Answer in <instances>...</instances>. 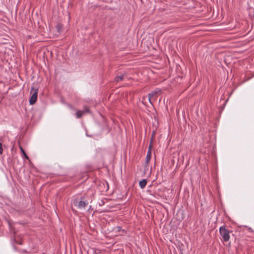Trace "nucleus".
Wrapping results in <instances>:
<instances>
[{
	"instance_id": "1",
	"label": "nucleus",
	"mask_w": 254,
	"mask_h": 254,
	"mask_svg": "<svg viewBox=\"0 0 254 254\" xmlns=\"http://www.w3.org/2000/svg\"><path fill=\"white\" fill-rule=\"evenodd\" d=\"M92 201V199L89 198L87 194H84L80 198L76 197L73 199V203L79 209L85 208L89 204V202Z\"/></svg>"
},
{
	"instance_id": "2",
	"label": "nucleus",
	"mask_w": 254,
	"mask_h": 254,
	"mask_svg": "<svg viewBox=\"0 0 254 254\" xmlns=\"http://www.w3.org/2000/svg\"><path fill=\"white\" fill-rule=\"evenodd\" d=\"M219 233L224 242H228L229 240L230 231L227 229L225 226L220 227Z\"/></svg>"
},
{
	"instance_id": "3",
	"label": "nucleus",
	"mask_w": 254,
	"mask_h": 254,
	"mask_svg": "<svg viewBox=\"0 0 254 254\" xmlns=\"http://www.w3.org/2000/svg\"><path fill=\"white\" fill-rule=\"evenodd\" d=\"M31 94H32V95L29 99V103L30 105H34L37 99L38 90H35L34 91V88L32 87L31 90Z\"/></svg>"
},
{
	"instance_id": "4",
	"label": "nucleus",
	"mask_w": 254,
	"mask_h": 254,
	"mask_svg": "<svg viewBox=\"0 0 254 254\" xmlns=\"http://www.w3.org/2000/svg\"><path fill=\"white\" fill-rule=\"evenodd\" d=\"M161 92V90L160 89L156 88L148 94V100L151 104L152 105V103L151 102V98L156 96L157 95L160 94Z\"/></svg>"
},
{
	"instance_id": "5",
	"label": "nucleus",
	"mask_w": 254,
	"mask_h": 254,
	"mask_svg": "<svg viewBox=\"0 0 254 254\" xmlns=\"http://www.w3.org/2000/svg\"><path fill=\"white\" fill-rule=\"evenodd\" d=\"M99 186L102 188L100 190L102 192H106L109 189V185L107 182H101L99 184Z\"/></svg>"
},
{
	"instance_id": "6",
	"label": "nucleus",
	"mask_w": 254,
	"mask_h": 254,
	"mask_svg": "<svg viewBox=\"0 0 254 254\" xmlns=\"http://www.w3.org/2000/svg\"><path fill=\"white\" fill-rule=\"evenodd\" d=\"M90 112V110L88 108H86L83 111H78L76 113V116L77 118H80L82 117V116L86 113H89Z\"/></svg>"
},
{
	"instance_id": "7",
	"label": "nucleus",
	"mask_w": 254,
	"mask_h": 254,
	"mask_svg": "<svg viewBox=\"0 0 254 254\" xmlns=\"http://www.w3.org/2000/svg\"><path fill=\"white\" fill-rule=\"evenodd\" d=\"M151 157V152L150 150H148L147 155L145 159L146 166L148 165L149 163Z\"/></svg>"
},
{
	"instance_id": "8",
	"label": "nucleus",
	"mask_w": 254,
	"mask_h": 254,
	"mask_svg": "<svg viewBox=\"0 0 254 254\" xmlns=\"http://www.w3.org/2000/svg\"><path fill=\"white\" fill-rule=\"evenodd\" d=\"M147 184L146 179H143L139 181V185L141 189H143L145 188Z\"/></svg>"
},
{
	"instance_id": "9",
	"label": "nucleus",
	"mask_w": 254,
	"mask_h": 254,
	"mask_svg": "<svg viewBox=\"0 0 254 254\" xmlns=\"http://www.w3.org/2000/svg\"><path fill=\"white\" fill-rule=\"evenodd\" d=\"M114 230L117 232H122V234H121V235H124V234H125L126 233V232L125 230H123L122 229V228L120 226H117V227H116L115 228H114Z\"/></svg>"
},
{
	"instance_id": "10",
	"label": "nucleus",
	"mask_w": 254,
	"mask_h": 254,
	"mask_svg": "<svg viewBox=\"0 0 254 254\" xmlns=\"http://www.w3.org/2000/svg\"><path fill=\"white\" fill-rule=\"evenodd\" d=\"M124 75H118L115 78V81L117 82L122 81L124 79Z\"/></svg>"
},
{
	"instance_id": "11",
	"label": "nucleus",
	"mask_w": 254,
	"mask_h": 254,
	"mask_svg": "<svg viewBox=\"0 0 254 254\" xmlns=\"http://www.w3.org/2000/svg\"><path fill=\"white\" fill-rule=\"evenodd\" d=\"M19 148L20 149V151H21V153L23 154V157L25 158V159H29V157L27 155V154H26V153H25L24 150L23 149V148L21 146H19Z\"/></svg>"
},
{
	"instance_id": "12",
	"label": "nucleus",
	"mask_w": 254,
	"mask_h": 254,
	"mask_svg": "<svg viewBox=\"0 0 254 254\" xmlns=\"http://www.w3.org/2000/svg\"><path fill=\"white\" fill-rule=\"evenodd\" d=\"M3 152V149L2 146V143H0V154H2Z\"/></svg>"
},
{
	"instance_id": "13",
	"label": "nucleus",
	"mask_w": 254,
	"mask_h": 254,
	"mask_svg": "<svg viewBox=\"0 0 254 254\" xmlns=\"http://www.w3.org/2000/svg\"><path fill=\"white\" fill-rule=\"evenodd\" d=\"M152 146V141H151L150 144L149 145L148 150H150L151 152Z\"/></svg>"
},
{
	"instance_id": "14",
	"label": "nucleus",
	"mask_w": 254,
	"mask_h": 254,
	"mask_svg": "<svg viewBox=\"0 0 254 254\" xmlns=\"http://www.w3.org/2000/svg\"><path fill=\"white\" fill-rule=\"evenodd\" d=\"M16 242L18 244H19V245H22V241H20L19 242Z\"/></svg>"
},
{
	"instance_id": "15",
	"label": "nucleus",
	"mask_w": 254,
	"mask_h": 254,
	"mask_svg": "<svg viewBox=\"0 0 254 254\" xmlns=\"http://www.w3.org/2000/svg\"><path fill=\"white\" fill-rule=\"evenodd\" d=\"M8 224H9V226H10V221H8Z\"/></svg>"
}]
</instances>
